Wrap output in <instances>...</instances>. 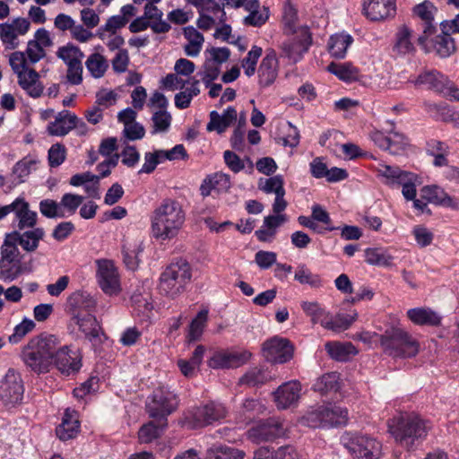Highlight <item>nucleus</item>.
Segmentation results:
<instances>
[{
  "instance_id": "ea45409f",
  "label": "nucleus",
  "mask_w": 459,
  "mask_h": 459,
  "mask_svg": "<svg viewBox=\"0 0 459 459\" xmlns=\"http://www.w3.org/2000/svg\"><path fill=\"white\" fill-rule=\"evenodd\" d=\"M325 347L329 356L339 361H346L358 352L351 342H328Z\"/></svg>"
},
{
  "instance_id": "2eb2a0df",
  "label": "nucleus",
  "mask_w": 459,
  "mask_h": 459,
  "mask_svg": "<svg viewBox=\"0 0 459 459\" xmlns=\"http://www.w3.org/2000/svg\"><path fill=\"white\" fill-rule=\"evenodd\" d=\"M262 351L267 361L283 364L292 359L294 348L288 339L273 336L263 343Z\"/></svg>"
},
{
  "instance_id": "338daca9",
  "label": "nucleus",
  "mask_w": 459,
  "mask_h": 459,
  "mask_svg": "<svg viewBox=\"0 0 459 459\" xmlns=\"http://www.w3.org/2000/svg\"><path fill=\"white\" fill-rule=\"evenodd\" d=\"M395 49L400 54H406L413 49L411 43V32L407 27H403L397 33Z\"/></svg>"
},
{
  "instance_id": "8fccbe9b",
  "label": "nucleus",
  "mask_w": 459,
  "mask_h": 459,
  "mask_svg": "<svg viewBox=\"0 0 459 459\" xmlns=\"http://www.w3.org/2000/svg\"><path fill=\"white\" fill-rule=\"evenodd\" d=\"M158 424L150 421L141 427L138 431V438L141 443H151L156 439L166 427V420L158 419Z\"/></svg>"
},
{
  "instance_id": "aec40b11",
  "label": "nucleus",
  "mask_w": 459,
  "mask_h": 459,
  "mask_svg": "<svg viewBox=\"0 0 459 459\" xmlns=\"http://www.w3.org/2000/svg\"><path fill=\"white\" fill-rule=\"evenodd\" d=\"M302 386L298 380H290L281 385L273 392L274 403L278 409L285 410L295 406L301 396Z\"/></svg>"
},
{
  "instance_id": "4c0bfd02",
  "label": "nucleus",
  "mask_w": 459,
  "mask_h": 459,
  "mask_svg": "<svg viewBox=\"0 0 459 459\" xmlns=\"http://www.w3.org/2000/svg\"><path fill=\"white\" fill-rule=\"evenodd\" d=\"M446 79L437 71H426L418 75L415 80L410 82L417 87H424L436 91H441Z\"/></svg>"
},
{
  "instance_id": "473e14b6",
  "label": "nucleus",
  "mask_w": 459,
  "mask_h": 459,
  "mask_svg": "<svg viewBox=\"0 0 459 459\" xmlns=\"http://www.w3.org/2000/svg\"><path fill=\"white\" fill-rule=\"evenodd\" d=\"M382 182L392 188H399L401 182L410 173L402 170L398 167H393L386 164H379L376 169Z\"/></svg>"
},
{
  "instance_id": "0e129e2a",
  "label": "nucleus",
  "mask_w": 459,
  "mask_h": 459,
  "mask_svg": "<svg viewBox=\"0 0 459 459\" xmlns=\"http://www.w3.org/2000/svg\"><path fill=\"white\" fill-rule=\"evenodd\" d=\"M97 36L107 46L109 51H118L123 49L122 47L125 44V39L120 34L98 30Z\"/></svg>"
},
{
  "instance_id": "6e6d98bb",
  "label": "nucleus",
  "mask_w": 459,
  "mask_h": 459,
  "mask_svg": "<svg viewBox=\"0 0 459 459\" xmlns=\"http://www.w3.org/2000/svg\"><path fill=\"white\" fill-rule=\"evenodd\" d=\"M199 83V80L195 79L189 87L176 94L175 106L178 108L184 109L189 107L192 99L200 93Z\"/></svg>"
},
{
  "instance_id": "e433bc0d",
  "label": "nucleus",
  "mask_w": 459,
  "mask_h": 459,
  "mask_svg": "<svg viewBox=\"0 0 459 459\" xmlns=\"http://www.w3.org/2000/svg\"><path fill=\"white\" fill-rule=\"evenodd\" d=\"M353 42L352 37L345 32L336 33L330 37L328 41V50L332 56L335 58H343L346 56L347 49Z\"/></svg>"
},
{
  "instance_id": "f03ea898",
  "label": "nucleus",
  "mask_w": 459,
  "mask_h": 459,
  "mask_svg": "<svg viewBox=\"0 0 459 459\" xmlns=\"http://www.w3.org/2000/svg\"><path fill=\"white\" fill-rule=\"evenodd\" d=\"M431 423L416 412H402L388 421V431L402 446L411 449L423 441Z\"/></svg>"
},
{
  "instance_id": "c756f323",
  "label": "nucleus",
  "mask_w": 459,
  "mask_h": 459,
  "mask_svg": "<svg viewBox=\"0 0 459 459\" xmlns=\"http://www.w3.org/2000/svg\"><path fill=\"white\" fill-rule=\"evenodd\" d=\"M80 429L78 413L74 410L66 409L61 424L56 428V436L61 440H68L76 437Z\"/></svg>"
},
{
  "instance_id": "a19ab883",
  "label": "nucleus",
  "mask_w": 459,
  "mask_h": 459,
  "mask_svg": "<svg viewBox=\"0 0 459 459\" xmlns=\"http://www.w3.org/2000/svg\"><path fill=\"white\" fill-rule=\"evenodd\" d=\"M44 234V230L41 228H36L23 233H13L18 244L27 252H33L37 249L39 242L43 238Z\"/></svg>"
},
{
  "instance_id": "f8f14e48",
  "label": "nucleus",
  "mask_w": 459,
  "mask_h": 459,
  "mask_svg": "<svg viewBox=\"0 0 459 459\" xmlns=\"http://www.w3.org/2000/svg\"><path fill=\"white\" fill-rule=\"evenodd\" d=\"M96 278L102 291L109 296L117 295L121 290L120 277L115 264L111 260L96 261Z\"/></svg>"
},
{
  "instance_id": "20e7f679",
  "label": "nucleus",
  "mask_w": 459,
  "mask_h": 459,
  "mask_svg": "<svg viewBox=\"0 0 459 459\" xmlns=\"http://www.w3.org/2000/svg\"><path fill=\"white\" fill-rule=\"evenodd\" d=\"M192 278L191 265L186 260L170 264L160 276L159 290L169 298L180 295Z\"/></svg>"
},
{
  "instance_id": "393cba45",
  "label": "nucleus",
  "mask_w": 459,
  "mask_h": 459,
  "mask_svg": "<svg viewBox=\"0 0 459 459\" xmlns=\"http://www.w3.org/2000/svg\"><path fill=\"white\" fill-rule=\"evenodd\" d=\"M421 197L428 203L459 210V198L449 195L443 188L438 186H425L421 188Z\"/></svg>"
},
{
  "instance_id": "7ed1b4c3",
  "label": "nucleus",
  "mask_w": 459,
  "mask_h": 459,
  "mask_svg": "<svg viewBox=\"0 0 459 459\" xmlns=\"http://www.w3.org/2000/svg\"><path fill=\"white\" fill-rule=\"evenodd\" d=\"M55 351V335H41L30 339L22 348V359L33 372L43 374L49 372L53 366Z\"/></svg>"
},
{
  "instance_id": "9b49d317",
  "label": "nucleus",
  "mask_w": 459,
  "mask_h": 459,
  "mask_svg": "<svg viewBox=\"0 0 459 459\" xmlns=\"http://www.w3.org/2000/svg\"><path fill=\"white\" fill-rule=\"evenodd\" d=\"M53 366H56L63 374L70 375L81 368V355L77 350L70 345H61V342L55 335V351H53Z\"/></svg>"
},
{
  "instance_id": "bf43d9fd",
  "label": "nucleus",
  "mask_w": 459,
  "mask_h": 459,
  "mask_svg": "<svg viewBox=\"0 0 459 459\" xmlns=\"http://www.w3.org/2000/svg\"><path fill=\"white\" fill-rule=\"evenodd\" d=\"M283 178L281 176L277 175L269 178H261L258 183L260 190L266 194L285 195V189L283 186Z\"/></svg>"
},
{
  "instance_id": "f704fd0d",
  "label": "nucleus",
  "mask_w": 459,
  "mask_h": 459,
  "mask_svg": "<svg viewBox=\"0 0 459 459\" xmlns=\"http://www.w3.org/2000/svg\"><path fill=\"white\" fill-rule=\"evenodd\" d=\"M183 34L187 43L184 47L186 56L191 57L197 56L204 43V38L195 27L187 26L184 28Z\"/></svg>"
},
{
  "instance_id": "052dcab7",
  "label": "nucleus",
  "mask_w": 459,
  "mask_h": 459,
  "mask_svg": "<svg viewBox=\"0 0 459 459\" xmlns=\"http://www.w3.org/2000/svg\"><path fill=\"white\" fill-rule=\"evenodd\" d=\"M171 115L167 110H155L153 111L152 131V134H160L167 132L171 125Z\"/></svg>"
},
{
  "instance_id": "69168bd1",
  "label": "nucleus",
  "mask_w": 459,
  "mask_h": 459,
  "mask_svg": "<svg viewBox=\"0 0 459 459\" xmlns=\"http://www.w3.org/2000/svg\"><path fill=\"white\" fill-rule=\"evenodd\" d=\"M39 211L47 218H64L65 213L62 212L60 203L51 199H45L39 203Z\"/></svg>"
},
{
  "instance_id": "37998d69",
  "label": "nucleus",
  "mask_w": 459,
  "mask_h": 459,
  "mask_svg": "<svg viewBox=\"0 0 459 459\" xmlns=\"http://www.w3.org/2000/svg\"><path fill=\"white\" fill-rule=\"evenodd\" d=\"M90 303V297L85 292L77 290L71 293L66 299V309L70 317L88 311Z\"/></svg>"
},
{
  "instance_id": "5fc2aeb1",
  "label": "nucleus",
  "mask_w": 459,
  "mask_h": 459,
  "mask_svg": "<svg viewBox=\"0 0 459 459\" xmlns=\"http://www.w3.org/2000/svg\"><path fill=\"white\" fill-rule=\"evenodd\" d=\"M327 70L344 82H351L358 77V70L350 63H331Z\"/></svg>"
},
{
  "instance_id": "e2e57ef3",
  "label": "nucleus",
  "mask_w": 459,
  "mask_h": 459,
  "mask_svg": "<svg viewBox=\"0 0 459 459\" xmlns=\"http://www.w3.org/2000/svg\"><path fill=\"white\" fill-rule=\"evenodd\" d=\"M262 48L258 46H253L248 51L247 56L242 61V67L244 73L247 77H251L255 74L256 69L257 60L262 55Z\"/></svg>"
},
{
  "instance_id": "a878e982",
  "label": "nucleus",
  "mask_w": 459,
  "mask_h": 459,
  "mask_svg": "<svg viewBox=\"0 0 459 459\" xmlns=\"http://www.w3.org/2000/svg\"><path fill=\"white\" fill-rule=\"evenodd\" d=\"M278 58L274 50L266 51L258 68L259 84L263 87L271 85L278 74Z\"/></svg>"
},
{
  "instance_id": "423d86ee",
  "label": "nucleus",
  "mask_w": 459,
  "mask_h": 459,
  "mask_svg": "<svg viewBox=\"0 0 459 459\" xmlns=\"http://www.w3.org/2000/svg\"><path fill=\"white\" fill-rule=\"evenodd\" d=\"M302 422L310 428H330L346 425L348 411L346 408L336 404L312 407L302 417Z\"/></svg>"
},
{
  "instance_id": "ddd939ff",
  "label": "nucleus",
  "mask_w": 459,
  "mask_h": 459,
  "mask_svg": "<svg viewBox=\"0 0 459 459\" xmlns=\"http://www.w3.org/2000/svg\"><path fill=\"white\" fill-rule=\"evenodd\" d=\"M146 406L152 418L166 420L177 408L178 399L172 392L161 387L153 392Z\"/></svg>"
},
{
  "instance_id": "58836bf2",
  "label": "nucleus",
  "mask_w": 459,
  "mask_h": 459,
  "mask_svg": "<svg viewBox=\"0 0 459 459\" xmlns=\"http://www.w3.org/2000/svg\"><path fill=\"white\" fill-rule=\"evenodd\" d=\"M273 379V376L263 367L249 368L238 381V385L249 387L262 385Z\"/></svg>"
},
{
  "instance_id": "412c9836",
  "label": "nucleus",
  "mask_w": 459,
  "mask_h": 459,
  "mask_svg": "<svg viewBox=\"0 0 459 459\" xmlns=\"http://www.w3.org/2000/svg\"><path fill=\"white\" fill-rule=\"evenodd\" d=\"M18 242L15 236L7 234L1 247V262H0V279L4 281H12L16 278V274H13L6 268L11 263H13L19 255V249L17 247Z\"/></svg>"
},
{
  "instance_id": "4468645a",
  "label": "nucleus",
  "mask_w": 459,
  "mask_h": 459,
  "mask_svg": "<svg viewBox=\"0 0 459 459\" xmlns=\"http://www.w3.org/2000/svg\"><path fill=\"white\" fill-rule=\"evenodd\" d=\"M370 139L377 147L393 155L403 154L410 145L408 138L394 129L386 133L375 130L370 134Z\"/></svg>"
},
{
  "instance_id": "de8ad7c7",
  "label": "nucleus",
  "mask_w": 459,
  "mask_h": 459,
  "mask_svg": "<svg viewBox=\"0 0 459 459\" xmlns=\"http://www.w3.org/2000/svg\"><path fill=\"white\" fill-rule=\"evenodd\" d=\"M199 18L197 19V26L204 30L212 29L217 22H221L225 20L226 13L224 9L219 4H213L211 8L212 15L204 13V11L201 10Z\"/></svg>"
},
{
  "instance_id": "f257e3e1",
  "label": "nucleus",
  "mask_w": 459,
  "mask_h": 459,
  "mask_svg": "<svg viewBox=\"0 0 459 459\" xmlns=\"http://www.w3.org/2000/svg\"><path fill=\"white\" fill-rule=\"evenodd\" d=\"M185 221L186 213L179 202L170 198L165 199L152 214V235L161 241L170 240L178 235Z\"/></svg>"
},
{
  "instance_id": "7c9ffc66",
  "label": "nucleus",
  "mask_w": 459,
  "mask_h": 459,
  "mask_svg": "<svg viewBox=\"0 0 459 459\" xmlns=\"http://www.w3.org/2000/svg\"><path fill=\"white\" fill-rule=\"evenodd\" d=\"M230 187V177L221 172L208 176L200 186L203 196H208L212 191L217 193L225 192Z\"/></svg>"
},
{
  "instance_id": "4d7b16f0",
  "label": "nucleus",
  "mask_w": 459,
  "mask_h": 459,
  "mask_svg": "<svg viewBox=\"0 0 459 459\" xmlns=\"http://www.w3.org/2000/svg\"><path fill=\"white\" fill-rule=\"evenodd\" d=\"M56 55L67 66L82 61L84 56L81 49L72 44H67L59 48Z\"/></svg>"
},
{
  "instance_id": "603ef678",
  "label": "nucleus",
  "mask_w": 459,
  "mask_h": 459,
  "mask_svg": "<svg viewBox=\"0 0 459 459\" xmlns=\"http://www.w3.org/2000/svg\"><path fill=\"white\" fill-rule=\"evenodd\" d=\"M245 453L239 449L214 445L207 451L206 459H243Z\"/></svg>"
},
{
  "instance_id": "c9c22d12",
  "label": "nucleus",
  "mask_w": 459,
  "mask_h": 459,
  "mask_svg": "<svg viewBox=\"0 0 459 459\" xmlns=\"http://www.w3.org/2000/svg\"><path fill=\"white\" fill-rule=\"evenodd\" d=\"M358 313L352 311L350 314H337L334 316L329 313L327 320L322 321V327L335 333L347 330L357 319Z\"/></svg>"
},
{
  "instance_id": "dca6fc26",
  "label": "nucleus",
  "mask_w": 459,
  "mask_h": 459,
  "mask_svg": "<svg viewBox=\"0 0 459 459\" xmlns=\"http://www.w3.org/2000/svg\"><path fill=\"white\" fill-rule=\"evenodd\" d=\"M291 32L293 36L283 42L281 49L284 56L296 63L307 51L311 43V37L308 29L306 27H300L296 31Z\"/></svg>"
},
{
  "instance_id": "0eeeda50",
  "label": "nucleus",
  "mask_w": 459,
  "mask_h": 459,
  "mask_svg": "<svg viewBox=\"0 0 459 459\" xmlns=\"http://www.w3.org/2000/svg\"><path fill=\"white\" fill-rule=\"evenodd\" d=\"M341 441L353 459H379L382 444L375 437L362 433H344Z\"/></svg>"
},
{
  "instance_id": "2f4dec72",
  "label": "nucleus",
  "mask_w": 459,
  "mask_h": 459,
  "mask_svg": "<svg viewBox=\"0 0 459 459\" xmlns=\"http://www.w3.org/2000/svg\"><path fill=\"white\" fill-rule=\"evenodd\" d=\"M407 317L417 325H438L441 316L429 307H414L407 311Z\"/></svg>"
},
{
  "instance_id": "9d476101",
  "label": "nucleus",
  "mask_w": 459,
  "mask_h": 459,
  "mask_svg": "<svg viewBox=\"0 0 459 459\" xmlns=\"http://www.w3.org/2000/svg\"><path fill=\"white\" fill-rule=\"evenodd\" d=\"M24 385L21 374L9 368L0 379V400L5 405H14L22 402Z\"/></svg>"
},
{
  "instance_id": "774afa93",
  "label": "nucleus",
  "mask_w": 459,
  "mask_h": 459,
  "mask_svg": "<svg viewBox=\"0 0 459 459\" xmlns=\"http://www.w3.org/2000/svg\"><path fill=\"white\" fill-rule=\"evenodd\" d=\"M83 197L74 194H65L60 201L62 212L67 215L75 213L77 208L82 204Z\"/></svg>"
},
{
  "instance_id": "6e6552de",
  "label": "nucleus",
  "mask_w": 459,
  "mask_h": 459,
  "mask_svg": "<svg viewBox=\"0 0 459 459\" xmlns=\"http://www.w3.org/2000/svg\"><path fill=\"white\" fill-rule=\"evenodd\" d=\"M69 328L76 332L78 337H84L93 345L101 343L106 338L97 318L90 311L71 316Z\"/></svg>"
},
{
  "instance_id": "09e8293b",
  "label": "nucleus",
  "mask_w": 459,
  "mask_h": 459,
  "mask_svg": "<svg viewBox=\"0 0 459 459\" xmlns=\"http://www.w3.org/2000/svg\"><path fill=\"white\" fill-rule=\"evenodd\" d=\"M85 66L92 77L99 79L105 75L108 63L101 54L92 53L87 57Z\"/></svg>"
},
{
  "instance_id": "f3484780",
  "label": "nucleus",
  "mask_w": 459,
  "mask_h": 459,
  "mask_svg": "<svg viewBox=\"0 0 459 459\" xmlns=\"http://www.w3.org/2000/svg\"><path fill=\"white\" fill-rule=\"evenodd\" d=\"M251 357L248 351L221 350L213 353L208 366L213 369L236 368L246 364Z\"/></svg>"
},
{
  "instance_id": "cd10ccee",
  "label": "nucleus",
  "mask_w": 459,
  "mask_h": 459,
  "mask_svg": "<svg viewBox=\"0 0 459 459\" xmlns=\"http://www.w3.org/2000/svg\"><path fill=\"white\" fill-rule=\"evenodd\" d=\"M77 116L68 110L59 112L53 122L48 125L47 131L50 135L64 136L76 126Z\"/></svg>"
},
{
  "instance_id": "72a5a7b5",
  "label": "nucleus",
  "mask_w": 459,
  "mask_h": 459,
  "mask_svg": "<svg viewBox=\"0 0 459 459\" xmlns=\"http://www.w3.org/2000/svg\"><path fill=\"white\" fill-rule=\"evenodd\" d=\"M19 85L32 98H38L43 91L39 74L34 69H29L17 75Z\"/></svg>"
},
{
  "instance_id": "4be33fe9",
  "label": "nucleus",
  "mask_w": 459,
  "mask_h": 459,
  "mask_svg": "<svg viewBox=\"0 0 459 459\" xmlns=\"http://www.w3.org/2000/svg\"><path fill=\"white\" fill-rule=\"evenodd\" d=\"M281 435H283V427L281 423L275 419H269L264 422H258L247 432L248 438L255 443L268 441L279 437Z\"/></svg>"
},
{
  "instance_id": "39448f33",
  "label": "nucleus",
  "mask_w": 459,
  "mask_h": 459,
  "mask_svg": "<svg viewBox=\"0 0 459 459\" xmlns=\"http://www.w3.org/2000/svg\"><path fill=\"white\" fill-rule=\"evenodd\" d=\"M384 351L394 358H411L419 352V343L405 330L395 327L385 331L380 337Z\"/></svg>"
},
{
  "instance_id": "6ab92c4d",
  "label": "nucleus",
  "mask_w": 459,
  "mask_h": 459,
  "mask_svg": "<svg viewBox=\"0 0 459 459\" xmlns=\"http://www.w3.org/2000/svg\"><path fill=\"white\" fill-rule=\"evenodd\" d=\"M363 14L372 22L385 21L396 13L395 0H363Z\"/></svg>"
},
{
  "instance_id": "3c124183",
  "label": "nucleus",
  "mask_w": 459,
  "mask_h": 459,
  "mask_svg": "<svg viewBox=\"0 0 459 459\" xmlns=\"http://www.w3.org/2000/svg\"><path fill=\"white\" fill-rule=\"evenodd\" d=\"M413 12L415 15L425 22L424 34H431L434 30L432 21L434 20V14L437 12V8L434 4L429 1H424L423 3L416 5Z\"/></svg>"
},
{
  "instance_id": "a211bd4d",
  "label": "nucleus",
  "mask_w": 459,
  "mask_h": 459,
  "mask_svg": "<svg viewBox=\"0 0 459 459\" xmlns=\"http://www.w3.org/2000/svg\"><path fill=\"white\" fill-rule=\"evenodd\" d=\"M30 28V22L26 18H15L11 22L0 24V39L7 49L19 46V36L25 35Z\"/></svg>"
},
{
  "instance_id": "680f3d73",
  "label": "nucleus",
  "mask_w": 459,
  "mask_h": 459,
  "mask_svg": "<svg viewBox=\"0 0 459 459\" xmlns=\"http://www.w3.org/2000/svg\"><path fill=\"white\" fill-rule=\"evenodd\" d=\"M207 318L208 311L201 310L192 320L188 333L189 341H196L202 336Z\"/></svg>"
},
{
  "instance_id": "13d9d810",
  "label": "nucleus",
  "mask_w": 459,
  "mask_h": 459,
  "mask_svg": "<svg viewBox=\"0 0 459 459\" xmlns=\"http://www.w3.org/2000/svg\"><path fill=\"white\" fill-rule=\"evenodd\" d=\"M294 279L300 284H307L314 288L322 285L320 276L313 273L305 264H299L297 267Z\"/></svg>"
},
{
  "instance_id": "864d4df0",
  "label": "nucleus",
  "mask_w": 459,
  "mask_h": 459,
  "mask_svg": "<svg viewBox=\"0 0 459 459\" xmlns=\"http://www.w3.org/2000/svg\"><path fill=\"white\" fill-rule=\"evenodd\" d=\"M394 256L386 249L367 248L365 250V261L372 265L389 266Z\"/></svg>"
},
{
  "instance_id": "49530a36",
  "label": "nucleus",
  "mask_w": 459,
  "mask_h": 459,
  "mask_svg": "<svg viewBox=\"0 0 459 459\" xmlns=\"http://www.w3.org/2000/svg\"><path fill=\"white\" fill-rule=\"evenodd\" d=\"M300 307L306 316L310 317L312 324H320L322 321L327 320L329 316V311H327L319 302L303 300L300 303Z\"/></svg>"
},
{
  "instance_id": "bb28decb",
  "label": "nucleus",
  "mask_w": 459,
  "mask_h": 459,
  "mask_svg": "<svg viewBox=\"0 0 459 459\" xmlns=\"http://www.w3.org/2000/svg\"><path fill=\"white\" fill-rule=\"evenodd\" d=\"M12 212L15 215L20 230L33 228L37 223V212L30 210V204L24 197L19 196L14 199Z\"/></svg>"
},
{
  "instance_id": "1a4fd4ad",
  "label": "nucleus",
  "mask_w": 459,
  "mask_h": 459,
  "mask_svg": "<svg viewBox=\"0 0 459 459\" xmlns=\"http://www.w3.org/2000/svg\"><path fill=\"white\" fill-rule=\"evenodd\" d=\"M226 414L227 410L221 403H210L186 415L184 424L188 429H198L223 419Z\"/></svg>"
},
{
  "instance_id": "c85d7f7f",
  "label": "nucleus",
  "mask_w": 459,
  "mask_h": 459,
  "mask_svg": "<svg viewBox=\"0 0 459 459\" xmlns=\"http://www.w3.org/2000/svg\"><path fill=\"white\" fill-rule=\"evenodd\" d=\"M210 121L206 126L208 132H217L222 134L233 122L237 120V110L232 108H227L221 115L213 110L210 112Z\"/></svg>"
},
{
  "instance_id": "5701e85b",
  "label": "nucleus",
  "mask_w": 459,
  "mask_h": 459,
  "mask_svg": "<svg viewBox=\"0 0 459 459\" xmlns=\"http://www.w3.org/2000/svg\"><path fill=\"white\" fill-rule=\"evenodd\" d=\"M429 35L424 34L419 38L420 44L428 52H435L440 57H447L455 52V45L450 33L442 31L432 39H429Z\"/></svg>"
},
{
  "instance_id": "a18cd8bd",
  "label": "nucleus",
  "mask_w": 459,
  "mask_h": 459,
  "mask_svg": "<svg viewBox=\"0 0 459 459\" xmlns=\"http://www.w3.org/2000/svg\"><path fill=\"white\" fill-rule=\"evenodd\" d=\"M313 389L322 394L337 392L340 389V375L337 372L323 375L316 379Z\"/></svg>"
},
{
  "instance_id": "b1692460",
  "label": "nucleus",
  "mask_w": 459,
  "mask_h": 459,
  "mask_svg": "<svg viewBox=\"0 0 459 459\" xmlns=\"http://www.w3.org/2000/svg\"><path fill=\"white\" fill-rule=\"evenodd\" d=\"M135 4L145 2L143 16L151 22V30L157 34L166 33L171 29L170 24L163 19V13L155 4L160 0H133Z\"/></svg>"
},
{
  "instance_id": "c03bdc74",
  "label": "nucleus",
  "mask_w": 459,
  "mask_h": 459,
  "mask_svg": "<svg viewBox=\"0 0 459 459\" xmlns=\"http://www.w3.org/2000/svg\"><path fill=\"white\" fill-rule=\"evenodd\" d=\"M264 404L255 399H247L238 412V420L241 422L248 423L265 411Z\"/></svg>"
},
{
  "instance_id": "79ce46f5",
  "label": "nucleus",
  "mask_w": 459,
  "mask_h": 459,
  "mask_svg": "<svg viewBox=\"0 0 459 459\" xmlns=\"http://www.w3.org/2000/svg\"><path fill=\"white\" fill-rule=\"evenodd\" d=\"M143 243L140 241H126L123 245L122 254L126 266L129 270H135L140 262L139 255L143 252Z\"/></svg>"
}]
</instances>
